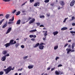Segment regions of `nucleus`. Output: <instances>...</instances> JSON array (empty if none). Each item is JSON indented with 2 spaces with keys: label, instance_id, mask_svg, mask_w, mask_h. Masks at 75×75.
Segmentation results:
<instances>
[{
  "label": "nucleus",
  "instance_id": "42",
  "mask_svg": "<svg viewBox=\"0 0 75 75\" xmlns=\"http://www.w3.org/2000/svg\"><path fill=\"white\" fill-rule=\"evenodd\" d=\"M27 3V1H26V2H25L23 4L21 5V6H24V5H25V3Z\"/></svg>",
  "mask_w": 75,
  "mask_h": 75
},
{
  "label": "nucleus",
  "instance_id": "54",
  "mask_svg": "<svg viewBox=\"0 0 75 75\" xmlns=\"http://www.w3.org/2000/svg\"><path fill=\"white\" fill-rule=\"evenodd\" d=\"M43 40L44 41H45V40H46V39L45 38H43Z\"/></svg>",
  "mask_w": 75,
  "mask_h": 75
},
{
  "label": "nucleus",
  "instance_id": "23",
  "mask_svg": "<svg viewBox=\"0 0 75 75\" xmlns=\"http://www.w3.org/2000/svg\"><path fill=\"white\" fill-rule=\"evenodd\" d=\"M20 13H21V12L20 11H18L17 12V14H16V16H18L19 14H20Z\"/></svg>",
  "mask_w": 75,
  "mask_h": 75
},
{
  "label": "nucleus",
  "instance_id": "31",
  "mask_svg": "<svg viewBox=\"0 0 75 75\" xmlns=\"http://www.w3.org/2000/svg\"><path fill=\"white\" fill-rule=\"evenodd\" d=\"M68 19V18H65L64 20L63 21V23H65V21H67V19Z\"/></svg>",
  "mask_w": 75,
  "mask_h": 75
},
{
  "label": "nucleus",
  "instance_id": "56",
  "mask_svg": "<svg viewBox=\"0 0 75 75\" xmlns=\"http://www.w3.org/2000/svg\"><path fill=\"white\" fill-rule=\"evenodd\" d=\"M72 25H73V26H74L75 25V23H73L72 24Z\"/></svg>",
  "mask_w": 75,
  "mask_h": 75
},
{
  "label": "nucleus",
  "instance_id": "27",
  "mask_svg": "<svg viewBox=\"0 0 75 75\" xmlns=\"http://www.w3.org/2000/svg\"><path fill=\"white\" fill-rule=\"evenodd\" d=\"M50 1V0H45L44 1L45 3H48Z\"/></svg>",
  "mask_w": 75,
  "mask_h": 75
},
{
  "label": "nucleus",
  "instance_id": "59",
  "mask_svg": "<svg viewBox=\"0 0 75 75\" xmlns=\"http://www.w3.org/2000/svg\"><path fill=\"white\" fill-rule=\"evenodd\" d=\"M9 55H10L9 54H7L5 56H6V57H8Z\"/></svg>",
  "mask_w": 75,
  "mask_h": 75
},
{
  "label": "nucleus",
  "instance_id": "39",
  "mask_svg": "<svg viewBox=\"0 0 75 75\" xmlns=\"http://www.w3.org/2000/svg\"><path fill=\"white\" fill-rule=\"evenodd\" d=\"M33 35H30L29 36V37H30V38H33Z\"/></svg>",
  "mask_w": 75,
  "mask_h": 75
},
{
  "label": "nucleus",
  "instance_id": "48",
  "mask_svg": "<svg viewBox=\"0 0 75 75\" xmlns=\"http://www.w3.org/2000/svg\"><path fill=\"white\" fill-rule=\"evenodd\" d=\"M40 27H44V25H40Z\"/></svg>",
  "mask_w": 75,
  "mask_h": 75
},
{
  "label": "nucleus",
  "instance_id": "12",
  "mask_svg": "<svg viewBox=\"0 0 75 75\" xmlns=\"http://www.w3.org/2000/svg\"><path fill=\"white\" fill-rule=\"evenodd\" d=\"M13 42H14V40H11L10 41V42H9V43L11 45H13Z\"/></svg>",
  "mask_w": 75,
  "mask_h": 75
},
{
  "label": "nucleus",
  "instance_id": "55",
  "mask_svg": "<svg viewBox=\"0 0 75 75\" xmlns=\"http://www.w3.org/2000/svg\"><path fill=\"white\" fill-rule=\"evenodd\" d=\"M31 19H32V18L29 17V18L28 19V20H31Z\"/></svg>",
  "mask_w": 75,
  "mask_h": 75
},
{
  "label": "nucleus",
  "instance_id": "25",
  "mask_svg": "<svg viewBox=\"0 0 75 75\" xmlns=\"http://www.w3.org/2000/svg\"><path fill=\"white\" fill-rule=\"evenodd\" d=\"M44 35L45 36H47V31H45V33H44Z\"/></svg>",
  "mask_w": 75,
  "mask_h": 75
},
{
  "label": "nucleus",
  "instance_id": "49",
  "mask_svg": "<svg viewBox=\"0 0 75 75\" xmlns=\"http://www.w3.org/2000/svg\"><path fill=\"white\" fill-rule=\"evenodd\" d=\"M47 17H50V13H47Z\"/></svg>",
  "mask_w": 75,
  "mask_h": 75
},
{
  "label": "nucleus",
  "instance_id": "41",
  "mask_svg": "<svg viewBox=\"0 0 75 75\" xmlns=\"http://www.w3.org/2000/svg\"><path fill=\"white\" fill-rule=\"evenodd\" d=\"M4 21V18L2 19V20L0 21V22L1 23H2Z\"/></svg>",
  "mask_w": 75,
  "mask_h": 75
},
{
  "label": "nucleus",
  "instance_id": "19",
  "mask_svg": "<svg viewBox=\"0 0 75 75\" xmlns=\"http://www.w3.org/2000/svg\"><path fill=\"white\" fill-rule=\"evenodd\" d=\"M40 45V43H38L35 45V46H34V47L36 48V47H37Z\"/></svg>",
  "mask_w": 75,
  "mask_h": 75
},
{
  "label": "nucleus",
  "instance_id": "44",
  "mask_svg": "<svg viewBox=\"0 0 75 75\" xmlns=\"http://www.w3.org/2000/svg\"><path fill=\"white\" fill-rule=\"evenodd\" d=\"M71 48H72V49H74V45H72Z\"/></svg>",
  "mask_w": 75,
  "mask_h": 75
},
{
  "label": "nucleus",
  "instance_id": "9",
  "mask_svg": "<svg viewBox=\"0 0 75 75\" xmlns=\"http://www.w3.org/2000/svg\"><path fill=\"white\" fill-rule=\"evenodd\" d=\"M7 25V21L2 26L3 28H5V27H6Z\"/></svg>",
  "mask_w": 75,
  "mask_h": 75
},
{
  "label": "nucleus",
  "instance_id": "64",
  "mask_svg": "<svg viewBox=\"0 0 75 75\" xmlns=\"http://www.w3.org/2000/svg\"><path fill=\"white\" fill-rule=\"evenodd\" d=\"M15 75H18V73H16L15 74Z\"/></svg>",
  "mask_w": 75,
  "mask_h": 75
},
{
  "label": "nucleus",
  "instance_id": "38",
  "mask_svg": "<svg viewBox=\"0 0 75 75\" xmlns=\"http://www.w3.org/2000/svg\"><path fill=\"white\" fill-rule=\"evenodd\" d=\"M36 24H37L38 26H39V25H40V23H36Z\"/></svg>",
  "mask_w": 75,
  "mask_h": 75
},
{
  "label": "nucleus",
  "instance_id": "6",
  "mask_svg": "<svg viewBox=\"0 0 75 75\" xmlns=\"http://www.w3.org/2000/svg\"><path fill=\"white\" fill-rule=\"evenodd\" d=\"M11 28H9L8 29L7 31L6 32V34H8V33H9L11 31Z\"/></svg>",
  "mask_w": 75,
  "mask_h": 75
},
{
  "label": "nucleus",
  "instance_id": "46",
  "mask_svg": "<svg viewBox=\"0 0 75 75\" xmlns=\"http://www.w3.org/2000/svg\"><path fill=\"white\" fill-rule=\"evenodd\" d=\"M21 47L22 48H24V45H22L21 46Z\"/></svg>",
  "mask_w": 75,
  "mask_h": 75
},
{
  "label": "nucleus",
  "instance_id": "13",
  "mask_svg": "<svg viewBox=\"0 0 75 75\" xmlns=\"http://www.w3.org/2000/svg\"><path fill=\"white\" fill-rule=\"evenodd\" d=\"M66 51H67V54H69L70 51H71V49L67 48L66 49Z\"/></svg>",
  "mask_w": 75,
  "mask_h": 75
},
{
  "label": "nucleus",
  "instance_id": "40",
  "mask_svg": "<svg viewBox=\"0 0 75 75\" xmlns=\"http://www.w3.org/2000/svg\"><path fill=\"white\" fill-rule=\"evenodd\" d=\"M44 18V16L43 15L42 16H40V18Z\"/></svg>",
  "mask_w": 75,
  "mask_h": 75
},
{
  "label": "nucleus",
  "instance_id": "53",
  "mask_svg": "<svg viewBox=\"0 0 75 75\" xmlns=\"http://www.w3.org/2000/svg\"><path fill=\"white\" fill-rule=\"evenodd\" d=\"M70 33L71 34H74V32L73 31H70Z\"/></svg>",
  "mask_w": 75,
  "mask_h": 75
},
{
  "label": "nucleus",
  "instance_id": "16",
  "mask_svg": "<svg viewBox=\"0 0 75 75\" xmlns=\"http://www.w3.org/2000/svg\"><path fill=\"white\" fill-rule=\"evenodd\" d=\"M5 17H6V19H8V18L10 17V15L8 14H7L6 15Z\"/></svg>",
  "mask_w": 75,
  "mask_h": 75
},
{
  "label": "nucleus",
  "instance_id": "15",
  "mask_svg": "<svg viewBox=\"0 0 75 75\" xmlns=\"http://www.w3.org/2000/svg\"><path fill=\"white\" fill-rule=\"evenodd\" d=\"M53 34H54V35H57V34H58V32L57 31L54 32L53 33Z\"/></svg>",
  "mask_w": 75,
  "mask_h": 75
},
{
  "label": "nucleus",
  "instance_id": "5",
  "mask_svg": "<svg viewBox=\"0 0 75 75\" xmlns=\"http://www.w3.org/2000/svg\"><path fill=\"white\" fill-rule=\"evenodd\" d=\"M6 56H5L2 57L1 60L2 61H4L6 60Z\"/></svg>",
  "mask_w": 75,
  "mask_h": 75
},
{
  "label": "nucleus",
  "instance_id": "61",
  "mask_svg": "<svg viewBox=\"0 0 75 75\" xmlns=\"http://www.w3.org/2000/svg\"><path fill=\"white\" fill-rule=\"evenodd\" d=\"M68 48H71V45H69L68 46Z\"/></svg>",
  "mask_w": 75,
  "mask_h": 75
},
{
  "label": "nucleus",
  "instance_id": "43",
  "mask_svg": "<svg viewBox=\"0 0 75 75\" xmlns=\"http://www.w3.org/2000/svg\"><path fill=\"white\" fill-rule=\"evenodd\" d=\"M31 40H32L33 41H35V38H32L31 39Z\"/></svg>",
  "mask_w": 75,
  "mask_h": 75
},
{
  "label": "nucleus",
  "instance_id": "10",
  "mask_svg": "<svg viewBox=\"0 0 75 75\" xmlns=\"http://www.w3.org/2000/svg\"><path fill=\"white\" fill-rule=\"evenodd\" d=\"M21 23V20H20V19H19L17 21L16 24H18V25H20Z\"/></svg>",
  "mask_w": 75,
  "mask_h": 75
},
{
  "label": "nucleus",
  "instance_id": "26",
  "mask_svg": "<svg viewBox=\"0 0 75 75\" xmlns=\"http://www.w3.org/2000/svg\"><path fill=\"white\" fill-rule=\"evenodd\" d=\"M14 16H13V17L12 19H9V21H14Z\"/></svg>",
  "mask_w": 75,
  "mask_h": 75
},
{
  "label": "nucleus",
  "instance_id": "45",
  "mask_svg": "<svg viewBox=\"0 0 75 75\" xmlns=\"http://www.w3.org/2000/svg\"><path fill=\"white\" fill-rule=\"evenodd\" d=\"M70 52H75V50H71V51Z\"/></svg>",
  "mask_w": 75,
  "mask_h": 75
},
{
  "label": "nucleus",
  "instance_id": "4",
  "mask_svg": "<svg viewBox=\"0 0 75 75\" xmlns=\"http://www.w3.org/2000/svg\"><path fill=\"white\" fill-rule=\"evenodd\" d=\"M44 46H43V45H40L39 46V48L40 50H43L44 49Z\"/></svg>",
  "mask_w": 75,
  "mask_h": 75
},
{
  "label": "nucleus",
  "instance_id": "58",
  "mask_svg": "<svg viewBox=\"0 0 75 75\" xmlns=\"http://www.w3.org/2000/svg\"><path fill=\"white\" fill-rule=\"evenodd\" d=\"M71 40H69L68 41V42H71Z\"/></svg>",
  "mask_w": 75,
  "mask_h": 75
},
{
  "label": "nucleus",
  "instance_id": "21",
  "mask_svg": "<svg viewBox=\"0 0 75 75\" xmlns=\"http://www.w3.org/2000/svg\"><path fill=\"white\" fill-rule=\"evenodd\" d=\"M74 20H75V17H74V16H72L71 18V19H70L69 21H73Z\"/></svg>",
  "mask_w": 75,
  "mask_h": 75
},
{
  "label": "nucleus",
  "instance_id": "11",
  "mask_svg": "<svg viewBox=\"0 0 75 75\" xmlns=\"http://www.w3.org/2000/svg\"><path fill=\"white\" fill-rule=\"evenodd\" d=\"M59 3L60 4H61V5H62V6H63L65 5V3H64V2L63 1H60Z\"/></svg>",
  "mask_w": 75,
  "mask_h": 75
},
{
  "label": "nucleus",
  "instance_id": "57",
  "mask_svg": "<svg viewBox=\"0 0 75 75\" xmlns=\"http://www.w3.org/2000/svg\"><path fill=\"white\" fill-rule=\"evenodd\" d=\"M28 58V56H25L24 57V59H26V58Z\"/></svg>",
  "mask_w": 75,
  "mask_h": 75
},
{
  "label": "nucleus",
  "instance_id": "32",
  "mask_svg": "<svg viewBox=\"0 0 75 75\" xmlns=\"http://www.w3.org/2000/svg\"><path fill=\"white\" fill-rule=\"evenodd\" d=\"M58 59H59V57H56V58H55L56 61H57V60Z\"/></svg>",
  "mask_w": 75,
  "mask_h": 75
},
{
  "label": "nucleus",
  "instance_id": "7",
  "mask_svg": "<svg viewBox=\"0 0 75 75\" xmlns=\"http://www.w3.org/2000/svg\"><path fill=\"white\" fill-rule=\"evenodd\" d=\"M11 45L9 43H6L5 45L4 46H6V48H7V47H9V46H10Z\"/></svg>",
  "mask_w": 75,
  "mask_h": 75
},
{
  "label": "nucleus",
  "instance_id": "22",
  "mask_svg": "<svg viewBox=\"0 0 75 75\" xmlns=\"http://www.w3.org/2000/svg\"><path fill=\"white\" fill-rule=\"evenodd\" d=\"M58 48V45L54 46V50H57V49Z\"/></svg>",
  "mask_w": 75,
  "mask_h": 75
},
{
  "label": "nucleus",
  "instance_id": "28",
  "mask_svg": "<svg viewBox=\"0 0 75 75\" xmlns=\"http://www.w3.org/2000/svg\"><path fill=\"white\" fill-rule=\"evenodd\" d=\"M35 31H37V30L36 29L31 30L30 31V32H35Z\"/></svg>",
  "mask_w": 75,
  "mask_h": 75
},
{
  "label": "nucleus",
  "instance_id": "33",
  "mask_svg": "<svg viewBox=\"0 0 75 75\" xmlns=\"http://www.w3.org/2000/svg\"><path fill=\"white\" fill-rule=\"evenodd\" d=\"M30 1L31 3H33L34 2V0H30Z\"/></svg>",
  "mask_w": 75,
  "mask_h": 75
},
{
  "label": "nucleus",
  "instance_id": "60",
  "mask_svg": "<svg viewBox=\"0 0 75 75\" xmlns=\"http://www.w3.org/2000/svg\"><path fill=\"white\" fill-rule=\"evenodd\" d=\"M16 44V41H14V42L13 43V45L14 44Z\"/></svg>",
  "mask_w": 75,
  "mask_h": 75
},
{
  "label": "nucleus",
  "instance_id": "63",
  "mask_svg": "<svg viewBox=\"0 0 75 75\" xmlns=\"http://www.w3.org/2000/svg\"><path fill=\"white\" fill-rule=\"evenodd\" d=\"M50 6H54V4H50Z\"/></svg>",
  "mask_w": 75,
  "mask_h": 75
},
{
  "label": "nucleus",
  "instance_id": "29",
  "mask_svg": "<svg viewBox=\"0 0 75 75\" xmlns=\"http://www.w3.org/2000/svg\"><path fill=\"white\" fill-rule=\"evenodd\" d=\"M3 1H5V2H8V1H10V0H3Z\"/></svg>",
  "mask_w": 75,
  "mask_h": 75
},
{
  "label": "nucleus",
  "instance_id": "62",
  "mask_svg": "<svg viewBox=\"0 0 75 75\" xmlns=\"http://www.w3.org/2000/svg\"><path fill=\"white\" fill-rule=\"evenodd\" d=\"M50 69H51L50 68V67H48V68H47V70H50Z\"/></svg>",
  "mask_w": 75,
  "mask_h": 75
},
{
  "label": "nucleus",
  "instance_id": "47",
  "mask_svg": "<svg viewBox=\"0 0 75 75\" xmlns=\"http://www.w3.org/2000/svg\"><path fill=\"white\" fill-rule=\"evenodd\" d=\"M68 45V44L66 43V44L65 45L64 47H66L67 46V45Z\"/></svg>",
  "mask_w": 75,
  "mask_h": 75
},
{
  "label": "nucleus",
  "instance_id": "18",
  "mask_svg": "<svg viewBox=\"0 0 75 75\" xmlns=\"http://www.w3.org/2000/svg\"><path fill=\"white\" fill-rule=\"evenodd\" d=\"M28 68H29V69H32V68H33V66L29 65L28 66Z\"/></svg>",
  "mask_w": 75,
  "mask_h": 75
},
{
  "label": "nucleus",
  "instance_id": "51",
  "mask_svg": "<svg viewBox=\"0 0 75 75\" xmlns=\"http://www.w3.org/2000/svg\"><path fill=\"white\" fill-rule=\"evenodd\" d=\"M55 69V67H54L53 68H52L51 69V71H52Z\"/></svg>",
  "mask_w": 75,
  "mask_h": 75
},
{
  "label": "nucleus",
  "instance_id": "24",
  "mask_svg": "<svg viewBox=\"0 0 75 75\" xmlns=\"http://www.w3.org/2000/svg\"><path fill=\"white\" fill-rule=\"evenodd\" d=\"M19 43H16L15 46L16 48H17L18 47V46H19Z\"/></svg>",
  "mask_w": 75,
  "mask_h": 75
},
{
  "label": "nucleus",
  "instance_id": "50",
  "mask_svg": "<svg viewBox=\"0 0 75 75\" xmlns=\"http://www.w3.org/2000/svg\"><path fill=\"white\" fill-rule=\"evenodd\" d=\"M62 64H59L58 66V67H62Z\"/></svg>",
  "mask_w": 75,
  "mask_h": 75
},
{
  "label": "nucleus",
  "instance_id": "14",
  "mask_svg": "<svg viewBox=\"0 0 75 75\" xmlns=\"http://www.w3.org/2000/svg\"><path fill=\"white\" fill-rule=\"evenodd\" d=\"M67 29H68V28L67 27H64L62 28L61 30L62 31H64V30H67Z\"/></svg>",
  "mask_w": 75,
  "mask_h": 75
},
{
  "label": "nucleus",
  "instance_id": "1",
  "mask_svg": "<svg viewBox=\"0 0 75 75\" xmlns=\"http://www.w3.org/2000/svg\"><path fill=\"white\" fill-rule=\"evenodd\" d=\"M12 68L11 66H10L8 67L6 69H4V71L5 72L6 74H8V73L10 72L11 71V70H14V67H13V68L12 69Z\"/></svg>",
  "mask_w": 75,
  "mask_h": 75
},
{
  "label": "nucleus",
  "instance_id": "36",
  "mask_svg": "<svg viewBox=\"0 0 75 75\" xmlns=\"http://www.w3.org/2000/svg\"><path fill=\"white\" fill-rule=\"evenodd\" d=\"M64 74V73L63 72H61L60 71H59V74L60 75H62V74Z\"/></svg>",
  "mask_w": 75,
  "mask_h": 75
},
{
  "label": "nucleus",
  "instance_id": "52",
  "mask_svg": "<svg viewBox=\"0 0 75 75\" xmlns=\"http://www.w3.org/2000/svg\"><path fill=\"white\" fill-rule=\"evenodd\" d=\"M36 37H37V36H36V35H33V38H36Z\"/></svg>",
  "mask_w": 75,
  "mask_h": 75
},
{
  "label": "nucleus",
  "instance_id": "34",
  "mask_svg": "<svg viewBox=\"0 0 75 75\" xmlns=\"http://www.w3.org/2000/svg\"><path fill=\"white\" fill-rule=\"evenodd\" d=\"M13 23L14 22H10L8 23V24H13Z\"/></svg>",
  "mask_w": 75,
  "mask_h": 75
},
{
  "label": "nucleus",
  "instance_id": "37",
  "mask_svg": "<svg viewBox=\"0 0 75 75\" xmlns=\"http://www.w3.org/2000/svg\"><path fill=\"white\" fill-rule=\"evenodd\" d=\"M16 10H14V11L12 12V13L13 14L15 13H16Z\"/></svg>",
  "mask_w": 75,
  "mask_h": 75
},
{
  "label": "nucleus",
  "instance_id": "2",
  "mask_svg": "<svg viewBox=\"0 0 75 75\" xmlns=\"http://www.w3.org/2000/svg\"><path fill=\"white\" fill-rule=\"evenodd\" d=\"M75 1L74 0H73L71 1V2H70V6L72 7V6H74V5L75 4Z\"/></svg>",
  "mask_w": 75,
  "mask_h": 75
},
{
  "label": "nucleus",
  "instance_id": "8",
  "mask_svg": "<svg viewBox=\"0 0 75 75\" xmlns=\"http://www.w3.org/2000/svg\"><path fill=\"white\" fill-rule=\"evenodd\" d=\"M39 4H40V3L39 2L35 3L34 4V6L35 7H37V6H40V5H38Z\"/></svg>",
  "mask_w": 75,
  "mask_h": 75
},
{
  "label": "nucleus",
  "instance_id": "35",
  "mask_svg": "<svg viewBox=\"0 0 75 75\" xmlns=\"http://www.w3.org/2000/svg\"><path fill=\"white\" fill-rule=\"evenodd\" d=\"M45 44L44 43L41 42V43L40 44V45H45Z\"/></svg>",
  "mask_w": 75,
  "mask_h": 75
},
{
  "label": "nucleus",
  "instance_id": "20",
  "mask_svg": "<svg viewBox=\"0 0 75 75\" xmlns=\"http://www.w3.org/2000/svg\"><path fill=\"white\" fill-rule=\"evenodd\" d=\"M55 74L56 75H59V72L57 71L56 70L55 71Z\"/></svg>",
  "mask_w": 75,
  "mask_h": 75
},
{
  "label": "nucleus",
  "instance_id": "3",
  "mask_svg": "<svg viewBox=\"0 0 75 75\" xmlns=\"http://www.w3.org/2000/svg\"><path fill=\"white\" fill-rule=\"evenodd\" d=\"M35 21V20L34 18H33L32 20H31L29 22V24H31L32 23H33Z\"/></svg>",
  "mask_w": 75,
  "mask_h": 75
},
{
  "label": "nucleus",
  "instance_id": "30",
  "mask_svg": "<svg viewBox=\"0 0 75 75\" xmlns=\"http://www.w3.org/2000/svg\"><path fill=\"white\" fill-rule=\"evenodd\" d=\"M3 74H4V72L2 71L0 72V75H3Z\"/></svg>",
  "mask_w": 75,
  "mask_h": 75
},
{
  "label": "nucleus",
  "instance_id": "17",
  "mask_svg": "<svg viewBox=\"0 0 75 75\" xmlns=\"http://www.w3.org/2000/svg\"><path fill=\"white\" fill-rule=\"evenodd\" d=\"M7 51H6V50H4L2 52V54L4 55H6V54H7Z\"/></svg>",
  "mask_w": 75,
  "mask_h": 75
}]
</instances>
